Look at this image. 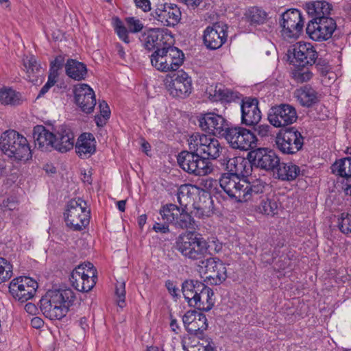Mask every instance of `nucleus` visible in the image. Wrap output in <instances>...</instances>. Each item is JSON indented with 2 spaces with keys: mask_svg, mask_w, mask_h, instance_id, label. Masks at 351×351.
<instances>
[{
  "mask_svg": "<svg viewBox=\"0 0 351 351\" xmlns=\"http://www.w3.org/2000/svg\"><path fill=\"white\" fill-rule=\"evenodd\" d=\"M165 85L173 97L180 99L188 97L193 89L191 77L183 71L167 76L165 80Z\"/></svg>",
  "mask_w": 351,
  "mask_h": 351,
  "instance_id": "obj_13",
  "label": "nucleus"
},
{
  "mask_svg": "<svg viewBox=\"0 0 351 351\" xmlns=\"http://www.w3.org/2000/svg\"><path fill=\"white\" fill-rule=\"evenodd\" d=\"M270 126L268 125H259L254 128V131L261 137H267L270 134Z\"/></svg>",
  "mask_w": 351,
  "mask_h": 351,
  "instance_id": "obj_58",
  "label": "nucleus"
},
{
  "mask_svg": "<svg viewBox=\"0 0 351 351\" xmlns=\"http://www.w3.org/2000/svg\"><path fill=\"white\" fill-rule=\"evenodd\" d=\"M37 289V282L27 276L14 278L9 285L10 293L15 299L21 302L32 298Z\"/></svg>",
  "mask_w": 351,
  "mask_h": 351,
  "instance_id": "obj_19",
  "label": "nucleus"
},
{
  "mask_svg": "<svg viewBox=\"0 0 351 351\" xmlns=\"http://www.w3.org/2000/svg\"><path fill=\"white\" fill-rule=\"evenodd\" d=\"M182 291L190 306L199 311H208L215 304L212 289L196 280H186L182 285Z\"/></svg>",
  "mask_w": 351,
  "mask_h": 351,
  "instance_id": "obj_2",
  "label": "nucleus"
},
{
  "mask_svg": "<svg viewBox=\"0 0 351 351\" xmlns=\"http://www.w3.org/2000/svg\"><path fill=\"white\" fill-rule=\"evenodd\" d=\"M278 149L285 154L293 155L302 149L304 137L294 127L280 131L276 137Z\"/></svg>",
  "mask_w": 351,
  "mask_h": 351,
  "instance_id": "obj_12",
  "label": "nucleus"
},
{
  "mask_svg": "<svg viewBox=\"0 0 351 351\" xmlns=\"http://www.w3.org/2000/svg\"><path fill=\"white\" fill-rule=\"evenodd\" d=\"M97 280V269L90 262L79 265L73 270L69 277L72 287L81 292L90 291L95 285Z\"/></svg>",
  "mask_w": 351,
  "mask_h": 351,
  "instance_id": "obj_9",
  "label": "nucleus"
},
{
  "mask_svg": "<svg viewBox=\"0 0 351 351\" xmlns=\"http://www.w3.org/2000/svg\"><path fill=\"white\" fill-rule=\"evenodd\" d=\"M75 298L70 288L49 290L40 299V308L46 317L61 319L73 305Z\"/></svg>",
  "mask_w": 351,
  "mask_h": 351,
  "instance_id": "obj_1",
  "label": "nucleus"
},
{
  "mask_svg": "<svg viewBox=\"0 0 351 351\" xmlns=\"http://www.w3.org/2000/svg\"><path fill=\"white\" fill-rule=\"evenodd\" d=\"M256 98L245 97L242 100L241 121L245 125H256L261 119V112Z\"/></svg>",
  "mask_w": 351,
  "mask_h": 351,
  "instance_id": "obj_27",
  "label": "nucleus"
},
{
  "mask_svg": "<svg viewBox=\"0 0 351 351\" xmlns=\"http://www.w3.org/2000/svg\"><path fill=\"white\" fill-rule=\"evenodd\" d=\"M64 62V57L63 56H58L50 64L49 73L58 77V71L62 67Z\"/></svg>",
  "mask_w": 351,
  "mask_h": 351,
  "instance_id": "obj_50",
  "label": "nucleus"
},
{
  "mask_svg": "<svg viewBox=\"0 0 351 351\" xmlns=\"http://www.w3.org/2000/svg\"><path fill=\"white\" fill-rule=\"evenodd\" d=\"M300 167L292 162H280L274 172V176L282 181H293L301 174Z\"/></svg>",
  "mask_w": 351,
  "mask_h": 351,
  "instance_id": "obj_32",
  "label": "nucleus"
},
{
  "mask_svg": "<svg viewBox=\"0 0 351 351\" xmlns=\"http://www.w3.org/2000/svg\"><path fill=\"white\" fill-rule=\"evenodd\" d=\"M267 119L270 124L275 128H282L295 122L298 114L293 106L282 104L269 109Z\"/></svg>",
  "mask_w": 351,
  "mask_h": 351,
  "instance_id": "obj_18",
  "label": "nucleus"
},
{
  "mask_svg": "<svg viewBox=\"0 0 351 351\" xmlns=\"http://www.w3.org/2000/svg\"><path fill=\"white\" fill-rule=\"evenodd\" d=\"M64 215L66 226L73 230H82L89 224L90 211L81 198L71 199Z\"/></svg>",
  "mask_w": 351,
  "mask_h": 351,
  "instance_id": "obj_7",
  "label": "nucleus"
},
{
  "mask_svg": "<svg viewBox=\"0 0 351 351\" xmlns=\"http://www.w3.org/2000/svg\"><path fill=\"white\" fill-rule=\"evenodd\" d=\"M210 97L213 101H221L222 102L230 103L234 101L235 98L234 93L228 89L221 88V87L216 86L214 90V94L210 93Z\"/></svg>",
  "mask_w": 351,
  "mask_h": 351,
  "instance_id": "obj_45",
  "label": "nucleus"
},
{
  "mask_svg": "<svg viewBox=\"0 0 351 351\" xmlns=\"http://www.w3.org/2000/svg\"><path fill=\"white\" fill-rule=\"evenodd\" d=\"M342 177V189L345 193L351 195V176H343Z\"/></svg>",
  "mask_w": 351,
  "mask_h": 351,
  "instance_id": "obj_59",
  "label": "nucleus"
},
{
  "mask_svg": "<svg viewBox=\"0 0 351 351\" xmlns=\"http://www.w3.org/2000/svg\"><path fill=\"white\" fill-rule=\"evenodd\" d=\"M278 204L274 198L265 197L261 199L256 211L263 215L273 217L277 213Z\"/></svg>",
  "mask_w": 351,
  "mask_h": 351,
  "instance_id": "obj_40",
  "label": "nucleus"
},
{
  "mask_svg": "<svg viewBox=\"0 0 351 351\" xmlns=\"http://www.w3.org/2000/svg\"><path fill=\"white\" fill-rule=\"evenodd\" d=\"M160 215L162 219L171 223L176 228L194 229L195 221L186 210V208L178 207L173 204H168L161 207Z\"/></svg>",
  "mask_w": 351,
  "mask_h": 351,
  "instance_id": "obj_10",
  "label": "nucleus"
},
{
  "mask_svg": "<svg viewBox=\"0 0 351 351\" xmlns=\"http://www.w3.org/2000/svg\"><path fill=\"white\" fill-rule=\"evenodd\" d=\"M136 6L144 12L151 10V3L149 0H134Z\"/></svg>",
  "mask_w": 351,
  "mask_h": 351,
  "instance_id": "obj_60",
  "label": "nucleus"
},
{
  "mask_svg": "<svg viewBox=\"0 0 351 351\" xmlns=\"http://www.w3.org/2000/svg\"><path fill=\"white\" fill-rule=\"evenodd\" d=\"M169 224L166 221L164 223L155 222L153 226V230L157 233L166 234L169 232Z\"/></svg>",
  "mask_w": 351,
  "mask_h": 351,
  "instance_id": "obj_57",
  "label": "nucleus"
},
{
  "mask_svg": "<svg viewBox=\"0 0 351 351\" xmlns=\"http://www.w3.org/2000/svg\"><path fill=\"white\" fill-rule=\"evenodd\" d=\"M198 266L201 271L208 274L206 278L212 285H220L227 278L226 265L217 258L210 257L201 260Z\"/></svg>",
  "mask_w": 351,
  "mask_h": 351,
  "instance_id": "obj_20",
  "label": "nucleus"
},
{
  "mask_svg": "<svg viewBox=\"0 0 351 351\" xmlns=\"http://www.w3.org/2000/svg\"><path fill=\"white\" fill-rule=\"evenodd\" d=\"M310 66H298L291 72L292 78L297 83H304L309 81L313 77V72Z\"/></svg>",
  "mask_w": 351,
  "mask_h": 351,
  "instance_id": "obj_42",
  "label": "nucleus"
},
{
  "mask_svg": "<svg viewBox=\"0 0 351 351\" xmlns=\"http://www.w3.org/2000/svg\"><path fill=\"white\" fill-rule=\"evenodd\" d=\"M204 202L196 203L192 213L195 217L204 219L210 217L213 214V202L208 193L203 194Z\"/></svg>",
  "mask_w": 351,
  "mask_h": 351,
  "instance_id": "obj_36",
  "label": "nucleus"
},
{
  "mask_svg": "<svg viewBox=\"0 0 351 351\" xmlns=\"http://www.w3.org/2000/svg\"><path fill=\"white\" fill-rule=\"evenodd\" d=\"M245 16L247 22L255 27L266 23L269 19L267 12L258 6L249 8L245 13Z\"/></svg>",
  "mask_w": 351,
  "mask_h": 351,
  "instance_id": "obj_35",
  "label": "nucleus"
},
{
  "mask_svg": "<svg viewBox=\"0 0 351 351\" xmlns=\"http://www.w3.org/2000/svg\"><path fill=\"white\" fill-rule=\"evenodd\" d=\"M281 34L285 39L298 38L303 32L304 20L298 9H289L280 16Z\"/></svg>",
  "mask_w": 351,
  "mask_h": 351,
  "instance_id": "obj_11",
  "label": "nucleus"
},
{
  "mask_svg": "<svg viewBox=\"0 0 351 351\" xmlns=\"http://www.w3.org/2000/svg\"><path fill=\"white\" fill-rule=\"evenodd\" d=\"M56 81H57V77L52 75L51 74H49L47 82L41 88V89L38 95V97H42L45 93H47L49 91V90L50 89V88H51L56 84Z\"/></svg>",
  "mask_w": 351,
  "mask_h": 351,
  "instance_id": "obj_56",
  "label": "nucleus"
},
{
  "mask_svg": "<svg viewBox=\"0 0 351 351\" xmlns=\"http://www.w3.org/2000/svg\"><path fill=\"white\" fill-rule=\"evenodd\" d=\"M125 285L124 282H119L116 285L115 294L117 297L118 305L123 308L125 306Z\"/></svg>",
  "mask_w": 351,
  "mask_h": 351,
  "instance_id": "obj_52",
  "label": "nucleus"
},
{
  "mask_svg": "<svg viewBox=\"0 0 351 351\" xmlns=\"http://www.w3.org/2000/svg\"><path fill=\"white\" fill-rule=\"evenodd\" d=\"M210 245L195 232H188L180 236L176 241V248L181 254L190 260H203L206 254L209 253Z\"/></svg>",
  "mask_w": 351,
  "mask_h": 351,
  "instance_id": "obj_4",
  "label": "nucleus"
},
{
  "mask_svg": "<svg viewBox=\"0 0 351 351\" xmlns=\"http://www.w3.org/2000/svg\"><path fill=\"white\" fill-rule=\"evenodd\" d=\"M293 62L298 66H313L318 57L314 47L311 43L304 42H299L293 45Z\"/></svg>",
  "mask_w": 351,
  "mask_h": 351,
  "instance_id": "obj_25",
  "label": "nucleus"
},
{
  "mask_svg": "<svg viewBox=\"0 0 351 351\" xmlns=\"http://www.w3.org/2000/svg\"><path fill=\"white\" fill-rule=\"evenodd\" d=\"M337 227L344 234L351 233V214L346 212L341 213L337 218Z\"/></svg>",
  "mask_w": 351,
  "mask_h": 351,
  "instance_id": "obj_47",
  "label": "nucleus"
},
{
  "mask_svg": "<svg viewBox=\"0 0 351 351\" xmlns=\"http://www.w3.org/2000/svg\"><path fill=\"white\" fill-rule=\"evenodd\" d=\"M197 188L192 184H182L178 189L177 200L181 208H186L189 204L191 203L192 195L194 191Z\"/></svg>",
  "mask_w": 351,
  "mask_h": 351,
  "instance_id": "obj_38",
  "label": "nucleus"
},
{
  "mask_svg": "<svg viewBox=\"0 0 351 351\" xmlns=\"http://www.w3.org/2000/svg\"><path fill=\"white\" fill-rule=\"evenodd\" d=\"M228 25L223 22H216L208 26L204 31L203 41L205 46L211 50L220 48L226 41Z\"/></svg>",
  "mask_w": 351,
  "mask_h": 351,
  "instance_id": "obj_23",
  "label": "nucleus"
},
{
  "mask_svg": "<svg viewBox=\"0 0 351 351\" xmlns=\"http://www.w3.org/2000/svg\"><path fill=\"white\" fill-rule=\"evenodd\" d=\"M198 121L203 131L218 137L225 138L231 127L224 117L214 112L202 114Z\"/></svg>",
  "mask_w": 351,
  "mask_h": 351,
  "instance_id": "obj_16",
  "label": "nucleus"
},
{
  "mask_svg": "<svg viewBox=\"0 0 351 351\" xmlns=\"http://www.w3.org/2000/svg\"><path fill=\"white\" fill-rule=\"evenodd\" d=\"M294 95L299 104L310 108L319 101L317 91L309 85H305L295 90Z\"/></svg>",
  "mask_w": 351,
  "mask_h": 351,
  "instance_id": "obj_33",
  "label": "nucleus"
},
{
  "mask_svg": "<svg viewBox=\"0 0 351 351\" xmlns=\"http://www.w3.org/2000/svg\"><path fill=\"white\" fill-rule=\"evenodd\" d=\"M23 101L19 92L12 88L3 86L0 88V103L3 105L19 106Z\"/></svg>",
  "mask_w": 351,
  "mask_h": 351,
  "instance_id": "obj_37",
  "label": "nucleus"
},
{
  "mask_svg": "<svg viewBox=\"0 0 351 351\" xmlns=\"http://www.w3.org/2000/svg\"><path fill=\"white\" fill-rule=\"evenodd\" d=\"M35 145L42 151L54 149L55 134L42 125H37L33 129Z\"/></svg>",
  "mask_w": 351,
  "mask_h": 351,
  "instance_id": "obj_28",
  "label": "nucleus"
},
{
  "mask_svg": "<svg viewBox=\"0 0 351 351\" xmlns=\"http://www.w3.org/2000/svg\"><path fill=\"white\" fill-rule=\"evenodd\" d=\"M66 74L71 79L80 81L87 75V67L83 62L74 59H68L65 64Z\"/></svg>",
  "mask_w": 351,
  "mask_h": 351,
  "instance_id": "obj_34",
  "label": "nucleus"
},
{
  "mask_svg": "<svg viewBox=\"0 0 351 351\" xmlns=\"http://www.w3.org/2000/svg\"><path fill=\"white\" fill-rule=\"evenodd\" d=\"M166 287L168 289L169 293L173 296L176 297L178 295V292L179 291V289L176 287V285L173 284V282L168 280L166 282Z\"/></svg>",
  "mask_w": 351,
  "mask_h": 351,
  "instance_id": "obj_62",
  "label": "nucleus"
},
{
  "mask_svg": "<svg viewBox=\"0 0 351 351\" xmlns=\"http://www.w3.org/2000/svg\"><path fill=\"white\" fill-rule=\"evenodd\" d=\"M332 171L340 176H351V157H346L336 161L332 165Z\"/></svg>",
  "mask_w": 351,
  "mask_h": 351,
  "instance_id": "obj_43",
  "label": "nucleus"
},
{
  "mask_svg": "<svg viewBox=\"0 0 351 351\" xmlns=\"http://www.w3.org/2000/svg\"><path fill=\"white\" fill-rule=\"evenodd\" d=\"M336 28V22L332 17H321L319 20L310 21L306 32L312 40L321 42L330 38Z\"/></svg>",
  "mask_w": 351,
  "mask_h": 351,
  "instance_id": "obj_15",
  "label": "nucleus"
},
{
  "mask_svg": "<svg viewBox=\"0 0 351 351\" xmlns=\"http://www.w3.org/2000/svg\"><path fill=\"white\" fill-rule=\"evenodd\" d=\"M12 265L5 258L0 257V284L11 278L13 275Z\"/></svg>",
  "mask_w": 351,
  "mask_h": 351,
  "instance_id": "obj_48",
  "label": "nucleus"
},
{
  "mask_svg": "<svg viewBox=\"0 0 351 351\" xmlns=\"http://www.w3.org/2000/svg\"><path fill=\"white\" fill-rule=\"evenodd\" d=\"M171 40L172 36L167 33V30L160 28L149 29L140 37L145 49L148 51L154 50V52L171 45Z\"/></svg>",
  "mask_w": 351,
  "mask_h": 351,
  "instance_id": "obj_17",
  "label": "nucleus"
},
{
  "mask_svg": "<svg viewBox=\"0 0 351 351\" xmlns=\"http://www.w3.org/2000/svg\"><path fill=\"white\" fill-rule=\"evenodd\" d=\"M184 54L178 48L169 45L151 56V63L157 70L162 72L175 71L182 64Z\"/></svg>",
  "mask_w": 351,
  "mask_h": 351,
  "instance_id": "obj_5",
  "label": "nucleus"
},
{
  "mask_svg": "<svg viewBox=\"0 0 351 351\" xmlns=\"http://www.w3.org/2000/svg\"><path fill=\"white\" fill-rule=\"evenodd\" d=\"M43 321L42 319L35 317L31 320V325L33 328L38 329L43 326Z\"/></svg>",
  "mask_w": 351,
  "mask_h": 351,
  "instance_id": "obj_64",
  "label": "nucleus"
},
{
  "mask_svg": "<svg viewBox=\"0 0 351 351\" xmlns=\"http://www.w3.org/2000/svg\"><path fill=\"white\" fill-rule=\"evenodd\" d=\"M304 9L312 18L311 21H317L321 17H330L332 5L325 0L311 1L305 3Z\"/></svg>",
  "mask_w": 351,
  "mask_h": 351,
  "instance_id": "obj_30",
  "label": "nucleus"
},
{
  "mask_svg": "<svg viewBox=\"0 0 351 351\" xmlns=\"http://www.w3.org/2000/svg\"><path fill=\"white\" fill-rule=\"evenodd\" d=\"M253 166L273 173L279 165L280 158L274 151L267 148H258L248 154Z\"/></svg>",
  "mask_w": 351,
  "mask_h": 351,
  "instance_id": "obj_21",
  "label": "nucleus"
},
{
  "mask_svg": "<svg viewBox=\"0 0 351 351\" xmlns=\"http://www.w3.org/2000/svg\"><path fill=\"white\" fill-rule=\"evenodd\" d=\"M151 15L159 24L168 27H174L181 19L180 8L173 3H165L158 5Z\"/></svg>",
  "mask_w": 351,
  "mask_h": 351,
  "instance_id": "obj_24",
  "label": "nucleus"
},
{
  "mask_svg": "<svg viewBox=\"0 0 351 351\" xmlns=\"http://www.w3.org/2000/svg\"><path fill=\"white\" fill-rule=\"evenodd\" d=\"M189 149L201 155L202 157L215 160L219 157L223 147L219 141L211 135L196 132L188 139Z\"/></svg>",
  "mask_w": 351,
  "mask_h": 351,
  "instance_id": "obj_6",
  "label": "nucleus"
},
{
  "mask_svg": "<svg viewBox=\"0 0 351 351\" xmlns=\"http://www.w3.org/2000/svg\"><path fill=\"white\" fill-rule=\"evenodd\" d=\"M180 168L189 174L204 176L210 173L213 169L212 163L202 157L197 152L182 151L177 158Z\"/></svg>",
  "mask_w": 351,
  "mask_h": 351,
  "instance_id": "obj_8",
  "label": "nucleus"
},
{
  "mask_svg": "<svg viewBox=\"0 0 351 351\" xmlns=\"http://www.w3.org/2000/svg\"><path fill=\"white\" fill-rule=\"evenodd\" d=\"M113 26L119 38L125 43L128 44L130 42L128 36L130 32L119 17L113 18Z\"/></svg>",
  "mask_w": 351,
  "mask_h": 351,
  "instance_id": "obj_46",
  "label": "nucleus"
},
{
  "mask_svg": "<svg viewBox=\"0 0 351 351\" xmlns=\"http://www.w3.org/2000/svg\"><path fill=\"white\" fill-rule=\"evenodd\" d=\"M219 185L230 198L237 202H243L245 189L247 187L245 179L239 176L221 174Z\"/></svg>",
  "mask_w": 351,
  "mask_h": 351,
  "instance_id": "obj_22",
  "label": "nucleus"
},
{
  "mask_svg": "<svg viewBox=\"0 0 351 351\" xmlns=\"http://www.w3.org/2000/svg\"><path fill=\"white\" fill-rule=\"evenodd\" d=\"M75 152L81 158H88L96 152V141L91 133H83L75 143Z\"/></svg>",
  "mask_w": 351,
  "mask_h": 351,
  "instance_id": "obj_29",
  "label": "nucleus"
},
{
  "mask_svg": "<svg viewBox=\"0 0 351 351\" xmlns=\"http://www.w3.org/2000/svg\"><path fill=\"white\" fill-rule=\"evenodd\" d=\"M223 164H226V169L228 171L227 173H233L232 170L236 169L237 165L239 161L244 162V158L241 157H234L229 159L223 160Z\"/></svg>",
  "mask_w": 351,
  "mask_h": 351,
  "instance_id": "obj_55",
  "label": "nucleus"
},
{
  "mask_svg": "<svg viewBox=\"0 0 351 351\" xmlns=\"http://www.w3.org/2000/svg\"><path fill=\"white\" fill-rule=\"evenodd\" d=\"M208 328V320L206 315L203 313H199L198 317L191 324L189 328V333L195 335L199 337L203 335L204 331Z\"/></svg>",
  "mask_w": 351,
  "mask_h": 351,
  "instance_id": "obj_41",
  "label": "nucleus"
},
{
  "mask_svg": "<svg viewBox=\"0 0 351 351\" xmlns=\"http://www.w3.org/2000/svg\"><path fill=\"white\" fill-rule=\"evenodd\" d=\"M224 138L233 149L247 151L256 146L254 134L239 126H231Z\"/></svg>",
  "mask_w": 351,
  "mask_h": 351,
  "instance_id": "obj_14",
  "label": "nucleus"
},
{
  "mask_svg": "<svg viewBox=\"0 0 351 351\" xmlns=\"http://www.w3.org/2000/svg\"><path fill=\"white\" fill-rule=\"evenodd\" d=\"M199 313H201L195 310H190L186 311L183 315L182 322L187 332H189V328L193 321L196 319V317H198Z\"/></svg>",
  "mask_w": 351,
  "mask_h": 351,
  "instance_id": "obj_53",
  "label": "nucleus"
},
{
  "mask_svg": "<svg viewBox=\"0 0 351 351\" xmlns=\"http://www.w3.org/2000/svg\"><path fill=\"white\" fill-rule=\"evenodd\" d=\"M179 1L180 2L186 4V5L193 8H195L198 7L202 2V0H179Z\"/></svg>",
  "mask_w": 351,
  "mask_h": 351,
  "instance_id": "obj_63",
  "label": "nucleus"
},
{
  "mask_svg": "<svg viewBox=\"0 0 351 351\" xmlns=\"http://www.w3.org/2000/svg\"><path fill=\"white\" fill-rule=\"evenodd\" d=\"M100 114L104 118H110V110L108 104L105 101H100L99 104Z\"/></svg>",
  "mask_w": 351,
  "mask_h": 351,
  "instance_id": "obj_61",
  "label": "nucleus"
},
{
  "mask_svg": "<svg viewBox=\"0 0 351 351\" xmlns=\"http://www.w3.org/2000/svg\"><path fill=\"white\" fill-rule=\"evenodd\" d=\"M75 101L81 110L86 114L91 113L96 105L93 90L87 84H82L74 90Z\"/></svg>",
  "mask_w": 351,
  "mask_h": 351,
  "instance_id": "obj_26",
  "label": "nucleus"
},
{
  "mask_svg": "<svg viewBox=\"0 0 351 351\" xmlns=\"http://www.w3.org/2000/svg\"><path fill=\"white\" fill-rule=\"evenodd\" d=\"M0 149L14 160H27L32 156L27 138L14 130H8L1 134Z\"/></svg>",
  "mask_w": 351,
  "mask_h": 351,
  "instance_id": "obj_3",
  "label": "nucleus"
},
{
  "mask_svg": "<svg viewBox=\"0 0 351 351\" xmlns=\"http://www.w3.org/2000/svg\"><path fill=\"white\" fill-rule=\"evenodd\" d=\"M251 159L247 160L244 158V162L239 161L234 170H232L233 173H224L223 174H228L229 176H245L248 175L252 169Z\"/></svg>",
  "mask_w": 351,
  "mask_h": 351,
  "instance_id": "obj_49",
  "label": "nucleus"
},
{
  "mask_svg": "<svg viewBox=\"0 0 351 351\" xmlns=\"http://www.w3.org/2000/svg\"><path fill=\"white\" fill-rule=\"evenodd\" d=\"M127 28L131 33H137L142 30L143 27V23L134 17H128L125 19Z\"/></svg>",
  "mask_w": 351,
  "mask_h": 351,
  "instance_id": "obj_51",
  "label": "nucleus"
},
{
  "mask_svg": "<svg viewBox=\"0 0 351 351\" xmlns=\"http://www.w3.org/2000/svg\"><path fill=\"white\" fill-rule=\"evenodd\" d=\"M247 187L245 189L243 202L252 199L255 195L263 193L267 186L266 183L261 180H255L250 182L246 180Z\"/></svg>",
  "mask_w": 351,
  "mask_h": 351,
  "instance_id": "obj_39",
  "label": "nucleus"
},
{
  "mask_svg": "<svg viewBox=\"0 0 351 351\" xmlns=\"http://www.w3.org/2000/svg\"><path fill=\"white\" fill-rule=\"evenodd\" d=\"M23 65L26 69V72L28 74L29 80L34 81V77H38L40 72L41 66L37 62L34 56H26L23 59Z\"/></svg>",
  "mask_w": 351,
  "mask_h": 351,
  "instance_id": "obj_44",
  "label": "nucleus"
},
{
  "mask_svg": "<svg viewBox=\"0 0 351 351\" xmlns=\"http://www.w3.org/2000/svg\"><path fill=\"white\" fill-rule=\"evenodd\" d=\"M54 149L61 153L71 150L74 145V134L70 128L61 127L55 134Z\"/></svg>",
  "mask_w": 351,
  "mask_h": 351,
  "instance_id": "obj_31",
  "label": "nucleus"
},
{
  "mask_svg": "<svg viewBox=\"0 0 351 351\" xmlns=\"http://www.w3.org/2000/svg\"><path fill=\"white\" fill-rule=\"evenodd\" d=\"M314 64H315L317 70L323 76L326 75L331 69V66H330L328 62L322 58H317L316 62Z\"/></svg>",
  "mask_w": 351,
  "mask_h": 351,
  "instance_id": "obj_54",
  "label": "nucleus"
}]
</instances>
